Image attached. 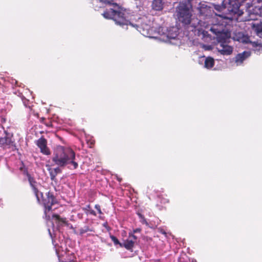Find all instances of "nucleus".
<instances>
[{"mask_svg":"<svg viewBox=\"0 0 262 262\" xmlns=\"http://www.w3.org/2000/svg\"><path fill=\"white\" fill-rule=\"evenodd\" d=\"M95 208H96V209L97 210L98 213L99 214H101V209H100V207L99 205H96L95 206Z\"/></svg>","mask_w":262,"mask_h":262,"instance_id":"22","label":"nucleus"},{"mask_svg":"<svg viewBox=\"0 0 262 262\" xmlns=\"http://www.w3.org/2000/svg\"><path fill=\"white\" fill-rule=\"evenodd\" d=\"M139 31L140 33L144 36H148L149 34V31L150 30V26L147 25H142L141 27L139 28Z\"/></svg>","mask_w":262,"mask_h":262,"instance_id":"14","label":"nucleus"},{"mask_svg":"<svg viewBox=\"0 0 262 262\" xmlns=\"http://www.w3.org/2000/svg\"><path fill=\"white\" fill-rule=\"evenodd\" d=\"M136 239L137 238L135 235L132 234H129L128 238L122 244L123 247L128 250L131 249L134 247Z\"/></svg>","mask_w":262,"mask_h":262,"instance_id":"8","label":"nucleus"},{"mask_svg":"<svg viewBox=\"0 0 262 262\" xmlns=\"http://www.w3.org/2000/svg\"><path fill=\"white\" fill-rule=\"evenodd\" d=\"M240 41L243 43H246L250 42L252 45L253 47H255L258 45L257 42L251 41L249 37L248 36H243V37L240 39Z\"/></svg>","mask_w":262,"mask_h":262,"instance_id":"18","label":"nucleus"},{"mask_svg":"<svg viewBox=\"0 0 262 262\" xmlns=\"http://www.w3.org/2000/svg\"><path fill=\"white\" fill-rule=\"evenodd\" d=\"M163 0H153L151 4L152 9L156 11H161L163 8Z\"/></svg>","mask_w":262,"mask_h":262,"instance_id":"13","label":"nucleus"},{"mask_svg":"<svg viewBox=\"0 0 262 262\" xmlns=\"http://www.w3.org/2000/svg\"><path fill=\"white\" fill-rule=\"evenodd\" d=\"M139 215L140 217L142 219V222L146 223V221H145V219L143 217L142 215L140 214H139Z\"/></svg>","mask_w":262,"mask_h":262,"instance_id":"24","label":"nucleus"},{"mask_svg":"<svg viewBox=\"0 0 262 262\" xmlns=\"http://www.w3.org/2000/svg\"><path fill=\"white\" fill-rule=\"evenodd\" d=\"M102 15L105 18L113 19L117 25L122 27L128 25L135 27L126 19L127 13L126 10L116 5L113 6V8L107 10Z\"/></svg>","mask_w":262,"mask_h":262,"instance_id":"2","label":"nucleus"},{"mask_svg":"<svg viewBox=\"0 0 262 262\" xmlns=\"http://www.w3.org/2000/svg\"><path fill=\"white\" fill-rule=\"evenodd\" d=\"M203 47L204 49L206 50H209L211 49L210 46H204Z\"/></svg>","mask_w":262,"mask_h":262,"instance_id":"25","label":"nucleus"},{"mask_svg":"<svg viewBox=\"0 0 262 262\" xmlns=\"http://www.w3.org/2000/svg\"><path fill=\"white\" fill-rule=\"evenodd\" d=\"M232 11H233L234 12H236V10H232Z\"/></svg>","mask_w":262,"mask_h":262,"instance_id":"29","label":"nucleus"},{"mask_svg":"<svg viewBox=\"0 0 262 262\" xmlns=\"http://www.w3.org/2000/svg\"><path fill=\"white\" fill-rule=\"evenodd\" d=\"M179 262H183L182 260V258H181L180 259H179Z\"/></svg>","mask_w":262,"mask_h":262,"instance_id":"27","label":"nucleus"},{"mask_svg":"<svg viewBox=\"0 0 262 262\" xmlns=\"http://www.w3.org/2000/svg\"><path fill=\"white\" fill-rule=\"evenodd\" d=\"M100 2L104 4H111L112 1L111 0H99Z\"/></svg>","mask_w":262,"mask_h":262,"instance_id":"21","label":"nucleus"},{"mask_svg":"<svg viewBox=\"0 0 262 262\" xmlns=\"http://www.w3.org/2000/svg\"><path fill=\"white\" fill-rule=\"evenodd\" d=\"M211 20L207 21L211 22L212 26L210 28V31L217 36L218 39L223 34V17L220 15H215V17H212Z\"/></svg>","mask_w":262,"mask_h":262,"instance_id":"5","label":"nucleus"},{"mask_svg":"<svg viewBox=\"0 0 262 262\" xmlns=\"http://www.w3.org/2000/svg\"><path fill=\"white\" fill-rule=\"evenodd\" d=\"M205 68L209 69L212 68L214 64V59L210 57H208L205 59Z\"/></svg>","mask_w":262,"mask_h":262,"instance_id":"15","label":"nucleus"},{"mask_svg":"<svg viewBox=\"0 0 262 262\" xmlns=\"http://www.w3.org/2000/svg\"><path fill=\"white\" fill-rule=\"evenodd\" d=\"M47 166L48 167V169L50 172L51 179L53 180L57 173L59 172V169L58 168L52 169L48 165H47Z\"/></svg>","mask_w":262,"mask_h":262,"instance_id":"16","label":"nucleus"},{"mask_svg":"<svg viewBox=\"0 0 262 262\" xmlns=\"http://www.w3.org/2000/svg\"><path fill=\"white\" fill-rule=\"evenodd\" d=\"M200 25H201V26H203V27H204L205 28H207V26H208V25H209L208 24H207V25H205V23L203 22V21H200Z\"/></svg>","mask_w":262,"mask_h":262,"instance_id":"23","label":"nucleus"},{"mask_svg":"<svg viewBox=\"0 0 262 262\" xmlns=\"http://www.w3.org/2000/svg\"><path fill=\"white\" fill-rule=\"evenodd\" d=\"M29 181L38 201L39 202H42V203L43 204L45 208V214L46 215V217H48V212L51 210L52 205L55 203V200L53 195L51 194L50 193H48L47 194V198L44 199L42 192L38 191V185H37L33 179L31 177H29Z\"/></svg>","mask_w":262,"mask_h":262,"instance_id":"3","label":"nucleus"},{"mask_svg":"<svg viewBox=\"0 0 262 262\" xmlns=\"http://www.w3.org/2000/svg\"><path fill=\"white\" fill-rule=\"evenodd\" d=\"M75 158V154L73 150L58 146L55 151L53 161L60 166H64L67 164L72 163L74 168H76L78 166V164L74 161Z\"/></svg>","mask_w":262,"mask_h":262,"instance_id":"1","label":"nucleus"},{"mask_svg":"<svg viewBox=\"0 0 262 262\" xmlns=\"http://www.w3.org/2000/svg\"><path fill=\"white\" fill-rule=\"evenodd\" d=\"M53 217H54L57 221H58L59 222H60L61 224H64L66 223V219L60 218L58 215H54Z\"/></svg>","mask_w":262,"mask_h":262,"instance_id":"19","label":"nucleus"},{"mask_svg":"<svg viewBox=\"0 0 262 262\" xmlns=\"http://www.w3.org/2000/svg\"><path fill=\"white\" fill-rule=\"evenodd\" d=\"M37 145L40 149V151L45 155H49L50 151L47 147V142L45 139L40 138L37 141Z\"/></svg>","mask_w":262,"mask_h":262,"instance_id":"9","label":"nucleus"},{"mask_svg":"<svg viewBox=\"0 0 262 262\" xmlns=\"http://www.w3.org/2000/svg\"><path fill=\"white\" fill-rule=\"evenodd\" d=\"M198 10L201 15H204L206 16L211 12L210 8L208 7L205 4L200 3L198 7Z\"/></svg>","mask_w":262,"mask_h":262,"instance_id":"11","label":"nucleus"},{"mask_svg":"<svg viewBox=\"0 0 262 262\" xmlns=\"http://www.w3.org/2000/svg\"><path fill=\"white\" fill-rule=\"evenodd\" d=\"M179 20L185 24H189L191 20V7L184 3H180L177 8Z\"/></svg>","mask_w":262,"mask_h":262,"instance_id":"4","label":"nucleus"},{"mask_svg":"<svg viewBox=\"0 0 262 262\" xmlns=\"http://www.w3.org/2000/svg\"><path fill=\"white\" fill-rule=\"evenodd\" d=\"M258 2H262V0H258Z\"/></svg>","mask_w":262,"mask_h":262,"instance_id":"28","label":"nucleus"},{"mask_svg":"<svg viewBox=\"0 0 262 262\" xmlns=\"http://www.w3.org/2000/svg\"><path fill=\"white\" fill-rule=\"evenodd\" d=\"M251 27L256 34L259 37H261L262 25L261 22L252 23Z\"/></svg>","mask_w":262,"mask_h":262,"instance_id":"12","label":"nucleus"},{"mask_svg":"<svg viewBox=\"0 0 262 262\" xmlns=\"http://www.w3.org/2000/svg\"><path fill=\"white\" fill-rule=\"evenodd\" d=\"M199 32H201V34H202L203 36H205V31L204 30H199Z\"/></svg>","mask_w":262,"mask_h":262,"instance_id":"26","label":"nucleus"},{"mask_svg":"<svg viewBox=\"0 0 262 262\" xmlns=\"http://www.w3.org/2000/svg\"><path fill=\"white\" fill-rule=\"evenodd\" d=\"M215 9H216V10H219V9H218V7H217H217H215Z\"/></svg>","mask_w":262,"mask_h":262,"instance_id":"30","label":"nucleus"},{"mask_svg":"<svg viewBox=\"0 0 262 262\" xmlns=\"http://www.w3.org/2000/svg\"><path fill=\"white\" fill-rule=\"evenodd\" d=\"M177 29L174 27H172L171 29V31H168L167 33L166 34V38L165 39L164 37H163V39L165 41H168L170 40V39H175L177 35Z\"/></svg>","mask_w":262,"mask_h":262,"instance_id":"10","label":"nucleus"},{"mask_svg":"<svg viewBox=\"0 0 262 262\" xmlns=\"http://www.w3.org/2000/svg\"><path fill=\"white\" fill-rule=\"evenodd\" d=\"M0 143L4 145H11L13 143V141L11 138L9 137H6L4 138H2L0 140Z\"/></svg>","mask_w":262,"mask_h":262,"instance_id":"17","label":"nucleus"},{"mask_svg":"<svg viewBox=\"0 0 262 262\" xmlns=\"http://www.w3.org/2000/svg\"><path fill=\"white\" fill-rule=\"evenodd\" d=\"M250 56V52L248 51H244L237 54L234 58L235 64L236 66L241 65L243 61Z\"/></svg>","mask_w":262,"mask_h":262,"instance_id":"7","label":"nucleus"},{"mask_svg":"<svg viewBox=\"0 0 262 262\" xmlns=\"http://www.w3.org/2000/svg\"><path fill=\"white\" fill-rule=\"evenodd\" d=\"M111 238L112 239V241L114 242V244H119L120 247H123V245H122V243H120L119 241L117 239V238H116L114 236H112L111 237Z\"/></svg>","mask_w":262,"mask_h":262,"instance_id":"20","label":"nucleus"},{"mask_svg":"<svg viewBox=\"0 0 262 262\" xmlns=\"http://www.w3.org/2000/svg\"><path fill=\"white\" fill-rule=\"evenodd\" d=\"M216 49L219 53L223 55H229L233 51L232 47L221 42H219L216 45Z\"/></svg>","mask_w":262,"mask_h":262,"instance_id":"6","label":"nucleus"}]
</instances>
